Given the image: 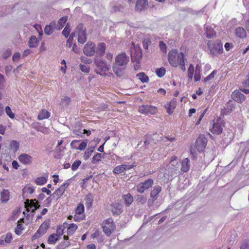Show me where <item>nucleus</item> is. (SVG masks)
Here are the masks:
<instances>
[{
  "mask_svg": "<svg viewBox=\"0 0 249 249\" xmlns=\"http://www.w3.org/2000/svg\"><path fill=\"white\" fill-rule=\"evenodd\" d=\"M187 59L184 53H178L177 49H173L170 50L168 53V61L170 65L173 67H179L183 71H186L185 62Z\"/></svg>",
  "mask_w": 249,
  "mask_h": 249,
  "instance_id": "obj_1",
  "label": "nucleus"
},
{
  "mask_svg": "<svg viewBox=\"0 0 249 249\" xmlns=\"http://www.w3.org/2000/svg\"><path fill=\"white\" fill-rule=\"evenodd\" d=\"M129 61V57L125 53H122L116 56L112 69L118 76L120 77L124 74L125 66Z\"/></svg>",
  "mask_w": 249,
  "mask_h": 249,
  "instance_id": "obj_2",
  "label": "nucleus"
},
{
  "mask_svg": "<svg viewBox=\"0 0 249 249\" xmlns=\"http://www.w3.org/2000/svg\"><path fill=\"white\" fill-rule=\"evenodd\" d=\"M94 63L96 65L95 71L97 73L101 75H105L110 68V65H108L104 61L99 58L95 59Z\"/></svg>",
  "mask_w": 249,
  "mask_h": 249,
  "instance_id": "obj_3",
  "label": "nucleus"
},
{
  "mask_svg": "<svg viewBox=\"0 0 249 249\" xmlns=\"http://www.w3.org/2000/svg\"><path fill=\"white\" fill-rule=\"evenodd\" d=\"M102 228L104 232L108 236L114 231L116 226L112 218H109L103 222Z\"/></svg>",
  "mask_w": 249,
  "mask_h": 249,
  "instance_id": "obj_4",
  "label": "nucleus"
},
{
  "mask_svg": "<svg viewBox=\"0 0 249 249\" xmlns=\"http://www.w3.org/2000/svg\"><path fill=\"white\" fill-rule=\"evenodd\" d=\"M207 45L211 53L213 55L221 54L223 52V44L221 40H216L214 43L212 41H209Z\"/></svg>",
  "mask_w": 249,
  "mask_h": 249,
  "instance_id": "obj_5",
  "label": "nucleus"
},
{
  "mask_svg": "<svg viewBox=\"0 0 249 249\" xmlns=\"http://www.w3.org/2000/svg\"><path fill=\"white\" fill-rule=\"evenodd\" d=\"M73 33L75 35H77V41L79 43L83 44L86 42L87 41L86 28H84L83 24L78 25Z\"/></svg>",
  "mask_w": 249,
  "mask_h": 249,
  "instance_id": "obj_6",
  "label": "nucleus"
},
{
  "mask_svg": "<svg viewBox=\"0 0 249 249\" xmlns=\"http://www.w3.org/2000/svg\"><path fill=\"white\" fill-rule=\"evenodd\" d=\"M224 123L220 118L213 120L210 130L213 134L219 135L222 133Z\"/></svg>",
  "mask_w": 249,
  "mask_h": 249,
  "instance_id": "obj_7",
  "label": "nucleus"
},
{
  "mask_svg": "<svg viewBox=\"0 0 249 249\" xmlns=\"http://www.w3.org/2000/svg\"><path fill=\"white\" fill-rule=\"evenodd\" d=\"M139 112L145 115H154L157 113L158 108L156 107L150 105H142L139 107Z\"/></svg>",
  "mask_w": 249,
  "mask_h": 249,
  "instance_id": "obj_8",
  "label": "nucleus"
},
{
  "mask_svg": "<svg viewBox=\"0 0 249 249\" xmlns=\"http://www.w3.org/2000/svg\"><path fill=\"white\" fill-rule=\"evenodd\" d=\"M154 184V180L151 178H148L143 182L138 183L136 186L138 192L142 194L150 188Z\"/></svg>",
  "mask_w": 249,
  "mask_h": 249,
  "instance_id": "obj_9",
  "label": "nucleus"
},
{
  "mask_svg": "<svg viewBox=\"0 0 249 249\" xmlns=\"http://www.w3.org/2000/svg\"><path fill=\"white\" fill-rule=\"evenodd\" d=\"M207 143V139L203 135H200L196 139L195 146L197 150L201 153L203 152Z\"/></svg>",
  "mask_w": 249,
  "mask_h": 249,
  "instance_id": "obj_10",
  "label": "nucleus"
},
{
  "mask_svg": "<svg viewBox=\"0 0 249 249\" xmlns=\"http://www.w3.org/2000/svg\"><path fill=\"white\" fill-rule=\"evenodd\" d=\"M95 45L91 41H88L83 48V53L87 56H93L95 53Z\"/></svg>",
  "mask_w": 249,
  "mask_h": 249,
  "instance_id": "obj_11",
  "label": "nucleus"
},
{
  "mask_svg": "<svg viewBox=\"0 0 249 249\" xmlns=\"http://www.w3.org/2000/svg\"><path fill=\"white\" fill-rule=\"evenodd\" d=\"M25 207L28 212H34L39 207L38 202L36 200H27L25 202Z\"/></svg>",
  "mask_w": 249,
  "mask_h": 249,
  "instance_id": "obj_12",
  "label": "nucleus"
},
{
  "mask_svg": "<svg viewBox=\"0 0 249 249\" xmlns=\"http://www.w3.org/2000/svg\"><path fill=\"white\" fill-rule=\"evenodd\" d=\"M69 185V183H63L53 193L52 195L53 197L56 199H58L59 198H60L63 195L66 190V189L68 187Z\"/></svg>",
  "mask_w": 249,
  "mask_h": 249,
  "instance_id": "obj_13",
  "label": "nucleus"
},
{
  "mask_svg": "<svg viewBox=\"0 0 249 249\" xmlns=\"http://www.w3.org/2000/svg\"><path fill=\"white\" fill-rule=\"evenodd\" d=\"M18 160L24 165H30L32 163L33 157L29 154L23 153L18 157Z\"/></svg>",
  "mask_w": 249,
  "mask_h": 249,
  "instance_id": "obj_14",
  "label": "nucleus"
},
{
  "mask_svg": "<svg viewBox=\"0 0 249 249\" xmlns=\"http://www.w3.org/2000/svg\"><path fill=\"white\" fill-rule=\"evenodd\" d=\"M231 96L232 99L238 103H243L246 99L245 95L238 90L233 91Z\"/></svg>",
  "mask_w": 249,
  "mask_h": 249,
  "instance_id": "obj_15",
  "label": "nucleus"
},
{
  "mask_svg": "<svg viewBox=\"0 0 249 249\" xmlns=\"http://www.w3.org/2000/svg\"><path fill=\"white\" fill-rule=\"evenodd\" d=\"M161 191V187L160 186H155L150 192V199L152 201L157 200L159 196L160 193Z\"/></svg>",
  "mask_w": 249,
  "mask_h": 249,
  "instance_id": "obj_16",
  "label": "nucleus"
},
{
  "mask_svg": "<svg viewBox=\"0 0 249 249\" xmlns=\"http://www.w3.org/2000/svg\"><path fill=\"white\" fill-rule=\"evenodd\" d=\"M111 211L113 215H118L123 212L122 204L116 203L111 205Z\"/></svg>",
  "mask_w": 249,
  "mask_h": 249,
  "instance_id": "obj_17",
  "label": "nucleus"
},
{
  "mask_svg": "<svg viewBox=\"0 0 249 249\" xmlns=\"http://www.w3.org/2000/svg\"><path fill=\"white\" fill-rule=\"evenodd\" d=\"M148 6L147 0H137L136 2L135 9L141 11L144 10Z\"/></svg>",
  "mask_w": 249,
  "mask_h": 249,
  "instance_id": "obj_18",
  "label": "nucleus"
},
{
  "mask_svg": "<svg viewBox=\"0 0 249 249\" xmlns=\"http://www.w3.org/2000/svg\"><path fill=\"white\" fill-rule=\"evenodd\" d=\"M169 163L171 165V169L174 171H177L178 166L179 163L178 161V157L176 156H173L170 158Z\"/></svg>",
  "mask_w": 249,
  "mask_h": 249,
  "instance_id": "obj_19",
  "label": "nucleus"
},
{
  "mask_svg": "<svg viewBox=\"0 0 249 249\" xmlns=\"http://www.w3.org/2000/svg\"><path fill=\"white\" fill-rule=\"evenodd\" d=\"M181 171L182 173L187 172L190 168V160L188 158L184 159L181 163Z\"/></svg>",
  "mask_w": 249,
  "mask_h": 249,
  "instance_id": "obj_20",
  "label": "nucleus"
},
{
  "mask_svg": "<svg viewBox=\"0 0 249 249\" xmlns=\"http://www.w3.org/2000/svg\"><path fill=\"white\" fill-rule=\"evenodd\" d=\"M13 239L12 234L11 233H7L6 235H2L0 238V245H2L5 243H11Z\"/></svg>",
  "mask_w": 249,
  "mask_h": 249,
  "instance_id": "obj_21",
  "label": "nucleus"
},
{
  "mask_svg": "<svg viewBox=\"0 0 249 249\" xmlns=\"http://www.w3.org/2000/svg\"><path fill=\"white\" fill-rule=\"evenodd\" d=\"M176 103L174 101H171L167 103L165 105V108L166 109L167 112L171 115L173 113L174 109L176 107Z\"/></svg>",
  "mask_w": 249,
  "mask_h": 249,
  "instance_id": "obj_22",
  "label": "nucleus"
},
{
  "mask_svg": "<svg viewBox=\"0 0 249 249\" xmlns=\"http://www.w3.org/2000/svg\"><path fill=\"white\" fill-rule=\"evenodd\" d=\"M51 113L45 109H41L37 116L38 120H42L48 119L50 117Z\"/></svg>",
  "mask_w": 249,
  "mask_h": 249,
  "instance_id": "obj_23",
  "label": "nucleus"
},
{
  "mask_svg": "<svg viewBox=\"0 0 249 249\" xmlns=\"http://www.w3.org/2000/svg\"><path fill=\"white\" fill-rule=\"evenodd\" d=\"M235 34L237 37L240 38H245L247 36L246 30L241 27L236 28Z\"/></svg>",
  "mask_w": 249,
  "mask_h": 249,
  "instance_id": "obj_24",
  "label": "nucleus"
},
{
  "mask_svg": "<svg viewBox=\"0 0 249 249\" xmlns=\"http://www.w3.org/2000/svg\"><path fill=\"white\" fill-rule=\"evenodd\" d=\"M77 226L74 223L68 224L67 226V234L68 235H72L77 229Z\"/></svg>",
  "mask_w": 249,
  "mask_h": 249,
  "instance_id": "obj_25",
  "label": "nucleus"
},
{
  "mask_svg": "<svg viewBox=\"0 0 249 249\" xmlns=\"http://www.w3.org/2000/svg\"><path fill=\"white\" fill-rule=\"evenodd\" d=\"M68 225V223L67 222H64L61 225H58L56 228V233L58 234L59 236L62 235L64 231L67 228V226Z\"/></svg>",
  "mask_w": 249,
  "mask_h": 249,
  "instance_id": "obj_26",
  "label": "nucleus"
},
{
  "mask_svg": "<svg viewBox=\"0 0 249 249\" xmlns=\"http://www.w3.org/2000/svg\"><path fill=\"white\" fill-rule=\"evenodd\" d=\"M0 200L2 202H7L9 199L10 192L8 190L4 189L0 193Z\"/></svg>",
  "mask_w": 249,
  "mask_h": 249,
  "instance_id": "obj_27",
  "label": "nucleus"
},
{
  "mask_svg": "<svg viewBox=\"0 0 249 249\" xmlns=\"http://www.w3.org/2000/svg\"><path fill=\"white\" fill-rule=\"evenodd\" d=\"M55 26V22H52L50 23L49 25H47L45 26L44 29V32L45 34L47 35H51L53 31V28Z\"/></svg>",
  "mask_w": 249,
  "mask_h": 249,
  "instance_id": "obj_28",
  "label": "nucleus"
},
{
  "mask_svg": "<svg viewBox=\"0 0 249 249\" xmlns=\"http://www.w3.org/2000/svg\"><path fill=\"white\" fill-rule=\"evenodd\" d=\"M106 44L103 43H100L97 46L96 53L100 56H103L105 53Z\"/></svg>",
  "mask_w": 249,
  "mask_h": 249,
  "instance_id": "obj_29",
  "label": "nucleus"
},
{
  "mask_svg": "<svg viewBox=\"0 0 249 249\" xmlns=\"http://www.w3.org/2000/svg\"><path fill=\"white\" fill-rule=\"evenodd\" d=\"M86 206L87 208H90L93 201V196L91 194H88L85 198Z\"/></svg>",
  "mask_w": 249,
  "mask_h": 249,
  "instance_id": "obj_30",
  "label": "nucleus"
},
{
  "mask_svg": "<svg viewBox=\"0 0 249 249\" xmlns=\"http://www.w3.org/2000/svg\"><path fill=\"white\" fill-rule=\"evenodd\" d=\"M137 77L143 83H148L149 81L148 76L143 72H141L137 74Z\"/></svg>",
  "mask_w": 249,
  "mask_h": 249,
  "instance_id": "obj_31",
  "label": "nucleus"
},
{
  "mask_svg": "<svg viewBox=\"0 0 249 249\" xmlns=\"http://www.w3.org/2000/svg\"><path fill=\"white\" fill-rule=\"evenodd\" d=\"M206 35L207 38H212L216 36V32L213 28L207 27L206 28Z\"/></svg>",
  "mask_w": 249,
  "mask_h": 249,
  "instance_id": "obj_32",
  "label": "nucleus"
},
{
  "mask_svg": "<svg viewBox=\"0 0 249 249\" xmlns=\"http://www.w3.org/2000/svg\"><path fill=\"white\" fill-rule=\"evenodd\" d=\"M123 198L127 206L131 205L133 202V197L130 193L123 196Z\"/></svg>",
  "mask_w": 249,
  "mask_h": 249,
  "instance_id": "obj_33",
  "label": "nucleus"
},
{
  "mask_svg": "<svg viewBox=\"0 0 249 249\" xmlns=\"http://www.w3.org/2000/svg\"><path fill=\"white\" fill-rule=\"evenodd\" d=\"M59 237L60 236L57 233L51 234L48 239V243L50 244H55L58 240Z\"/></svg>",
  "mask_w": 249,
  "mask_h": 249,
  "instance_id": "obj_34",
  "label": "nucleus"
},
{
  "mask_svg": "<svg viewBox=\"0 0 249 249\" xmlns=\"http://www.w3.org/2000/svg\"><path fill=\"white\" fill-rule=\"evenodd\" d=\"M194 67L193 64H190L187 71V77L189 82L192 81L194 73Z\"/></svg>",
  "mask_w": 249,
  "mask_h": 249,
  "instance_id": "obj_35",
  "label": "nucleus"
},
{
  "mask_svg": "<svg viewBox=\"0 0 249 249\" xmlns=\"http://www.w3.org/2000/svg\"><path fill=\"white\" fill-rule=\"evenodd\" d=\"M68 20V17L65 16L60 18L58 21L57 29L59 30L61 29L65 25Z\"/></svg>",
  "mask_w": 249,
  "mask_h": 249,
  "instance_id": "obj_36",
  "label": "nucleus"
},
{
  "mask_svg": "<svg viewBox=\"0 0 249 249\" xmlns=\"http://www.w3.org/2000/svg\"><path fill=\"white\" fill-rule=\"evenodd\" d=\"M75 36V33H72L66 41V46L67 48H71L74 44L73 38Z\"/></svg>",
  "mask_w": 249,
  "mask_h": 249,
  "instance_id": "obj_37",
  "label": "nucleus"
},
{
  "mask_svg": "<svg viewBox=\"0 0 249 249\" xmlns=\"http://www.w3.org/2000/svg\"><path fill=\"white\" fill-rule=\"evenodd\" d=\"M30 47H36L38 45L37 38L36 36H32L28 42Z\"/></svg>",
  "mask_w": 249,
  "mask_h": 249,
  "instance_id": "obj_38",
  "label": "nucleus"
},
{
  "mask_svg": "<svg viewBox=\"0 0 249 249\" xmlns=\"http://www.w3.org/2000/svg\"><path fill=\"white\" fill-rule=\"evenodd\" d=\"M49 227V224L47 222H43L39 227L38 231L42 234H45Z\"/></svg>",
  "mask_w": 249,
  "mask_h": 249,
  "instance_id": "obj_39",
  "label": "nucleus"
},
{
  "mask_svg": "<svg viewBox=\"0 0 249 249\" xmlns=\"http://www.w3.org/2000/svg\"><path fill=\"white\" fill-rule=\"evenodd\" d=\"M124 164L118 165L114 168L113 173L114 174H121L124 171Z\"/></svg>",
  "mask_w": 249,
  "mask_h": 249,
  "instance_id": "obj_40",
  "label": "nucleus"
},
{
  "mask_svg": "<svg viewBox=\"0 0 249 249\" xmlns=\"http://www.w3.org/2000/svg\"><path fill=\"white\" fill-rule=\"evenodd\" d=\"M166 73L165 69L162 67L160 68H158L156 70V73L157 75L159 77H163Z\"/></svg>",
  "mask_w": 249,
  "mask_h": 249,
  "instance_id": "obj_41",
  "label": "nucleus"
},
{
  "mask_svg": "<svg viewBox=\"0 0 249 249\" xmlns=\"http://www.w3.org/2000/svg\"><path fill=\"white\" fill-rule=\"evenodd\" d=\"M84 212V206L82 203H79L77 206L75 212L76 214H81Z\"/></svg>",
  "mask_w": 249,
  "mask_h": 249,
  "instance_id": "obj_42",
  "label": "nucleus"
},
{
  "mask_svg": "<svg viewBox=\"0 0 249 249\" xmlns=\"http://www.w3.org/2000/svg\"><path fill=\"white\" fill-rule=\"evenodd\" d=\"M47 181V178L44 177H40L37 178L35 182L36 184L38 185H42L46 183Z\"/></svg>",
  "mask_w": 249,
  "mask_h": 249,
  "instance_id": "obj_43",
  "label": "nucleus"
},
{
  "mask_svg": "<svg viewBox=\"0 0 249 249\" xmlns=\"http://www.w3.org/2000/svg\"><path fill=\"white\" fill-rule=\"evenodd\" d=\"M23 230H24V227H23V224L19 223V221H18L17 228L15 230V233L18 235H19L21 234L22 231Z\"/></svg>",
  "mask_w": 249,
  "mask_h": 249,
  "instance_id": "obj_44",
  "label": "nucleus"
},
{
  "mask_svg": "<svg viewBox=\"0 0 249 249\" xmlns=\"http://www.w3.org/2000/svg\"><path fill=\"white\" fill-rule=\"evenodd\" d=\"M71 31V29L70 26L69 25V24H67L62 32V34L65 36L66 38H68V37L69 36H70L71 35H70Z\"/></svg>",
  "mask_w": 249,
  "mask_h": 249,
  "instance_id": "obj_45",
  "label": "nucleus"
},
{
  "mask_svg": "<svg viewBox=\"0 0 249 249\" xmlns=\"http://www.w3.org/2000/svg\"><path fill=\"white\" fill-rule=\"evenodd\" d=\"M9 147L11 149L16 151L19 148V143L16 141H12L9 145Z\"/></svg>",
  "mask_w": 249,
  "mask_h": 249,
  "instance_id": "obj_46",
  "label": "nucleus"
},
{
  "mask_svg": "<svg viewBox=\"0 0 249 249\" xmlns=\"http://www.w3.org/2000/svg\"><path fill=\"white\" fill-rule=\"evenodd\" d=\"M217 73V71L216 70H213L209 75L206 76L204 78V81L207 82L209 81H210L211 80L213 79L214 78L215 75Z\"/></svg>",
  "mask_w": 249,
  "mask_h": 249,
  "instance_id": "obj_47",
  "label": "nucleus"
},
{
  "mask_svg": "<svg viewBox=\"0 0 249 249\" xmlns=\"http://www.w3.org/2000/svg\"><path fill=\"white\" fill-rule=\"evenodd\" d=\"M79 68L82 72H84L87 73H88L89 72L90 68L88 65L80 64L79 65Z\"/></svg>",
  "mask_w": 249,
  "mask_h": 249,
  "instance_id": "obj_48",
  "label": "nucleus"
},
{
  "mask_svg": "<svg viewBox=\"0 0 249 249\" xmlns=\"http://www.w3.org/2000/svg\"><path fill=\"white\" fill-rule=\"evenodd\" d=\"M5 112L6 114L11 118L14 119L15 118V114L12 111L11 108L9 106L5 107Z\"/></svg>",
  "mask_w": 249,
  "mask_h": 249,
  "instance_id": "obj_49",
  "label": "nucleus"
},
{
  "mask_svg": "<svg viewBox=\"0 0 249 249\" xmlns=\"http://www.w3.org/2000/svg\"><path fill=\"white\" fill-rule=\"evenodd\" d=\"M102 158V156L100 153H96L93 157L92 160V162L95 163L97 162H99L101 160Z\"/></svg>",
  "mask_w": 249,
  "mask_h": 249,
  "instance_id": "obj_50",
  "label": "nucleus"
},
{
  "mask_svg": "<svg viewBox=\"0 0 249 249\" xmlns=\"http://www.w3.org/2000/svg\"><path fill=\"white\" fill-rule=\"evenodd\" d=\"M100 233V230L98 228H94L92 231L91 236L93 239L96 238L99 236Z\"/></svg>",
  "mask_w": 249,
  "mask_h": 249,
  "instance_id": "obj_51",
  "label": "nucleus"
},
{
  "mask_svg": "<svg viewBox=\"0 0 249 249\" xmlns=\"http://www.w3.org/2000/svg\"><path fill=\"white\" fill-rule=\"evenodd\" d=\"M159 47L160 50L163 52L166 53L167 51V47L166 44L162 41L159 42Z\"/></svg>",
  "mask_w": 249,
  "mask_h": 249,
  "instance_id": "obj_52",
  "label": "nucleus"
},
{
  "mask_svg": "<svg viewBox=\"0 0 249 249\" xmlns=\"http://www.w3.org/2000/svg\"><path fill=\"white\" fill-rule=\"evenodd\" d=\"M81 162L80 160H75L71 166V169L73 171L76 170L81 164Z\"/></svg>",
  "mask_w": 249,
  "mask_h": 249,
  "instance_id": "obj_53",
  "label": "nucleus"
},
{
  "mask_svg": "<svg viewBox=\"0 0 249 249\" xmlns=\"http://www.w3.org/2000/svg\"><path fill=\"white\" fill-rule=\"evenodd\" d=\"M150 44H151V41L149 39H145L142 41L143 48L145 50H147L148 49V46Z\"/></svg>",
  "mask_w": 249,
  "mask_h": 249,
  "instance_id": "obj_54",
  "label": "nucleus"
},
{
  "mask_svg": "<svg viewBox=\"0 0 249 249\" xmlns=\"http://www.w3.org/2000/svg\"><path fill=\"white\" fill-rule=\"evenodd\" d=\"M93 152V150L88 149L86 150L84 154V159L86 160H88L91 156L92 153Z\"/></svg>",
  "mask_w": 249,
  "mask_h": 249,
  "instance_id": "obj_55",
  "label": "nucleus"
},
{
  "mask_svg": "<svg viewBox=\"0 0 249 249\" xmlns=\"http://www.w3.org/2000/svg\"><path fill=\"white\" fill-rule=\"evenodd\" d=\"M78 215L79 214H75L74 215L73 219L75 221L79 222L85 219V216L84 214L82 215V216H79Z\"/></svg>",
  "mask_w": 249,
  "mask_h": 249,
  "instance_id": "obj_56",
  "label": "nucleus"
},
{
  "mask_svg": "<svg viewBox=\"0 0 249 249\" xmlns=\"http://www.w3.org/2000/svg\"><path fill=\"white\" fill-rule=\"evenodd\" d=\"M136 200L138 202L144 204L146 202V199L143 196L139 195L138 196Z\"/></svg>",
  "mask_w": 249,
  "mask_h": 249,
  "instance_id": "obj_57",
  "label": "nucleus"
},
{
  "mask_svg": "<svg viewBox=\"0 0 249 249\" xmlns=\"http://www.w3.org/2000/svg\"><path fill=\"white\" fill-rule=\"evenodd\" d=\"M87 145V142L85 141H83L82 142H81L79 146L77 147V150H79L81 151L83 150L86 148Z\"/></svg>",
  "mask_w": 249,
  "mask_h": 249,
  "instance_id": "obj_58",
  "label": "nucleus"
},
{
  "mask_svg": "<svg viewBox=\"0 0 249 249\" xmlns=\"http://www.w3.org/2000/svg\"><path fill=\"white\" fill-rule=\"evenodd\" d=\"M71 48V51L75 53H78L80 52V49L79 47H78L77 45H76V43L74 42L73 45L72 46Z\"/></svg>",
  "mask_w": 249,
  "mask_h": 249,
  "instance_id": "obj_59",
  "label": "nucleus"
},
{
  "mask_svg": "<svg viewBox=\"0 0 249 249\" xmlns=\"http://www.w3.org/2000/svg\"><path fill=\"white\" fill-rule=\"evenodd\" d=\"M136 166V162H133L132 164H124V169L125 170H129Z\"/></svg>",
  "mask_w": 249,
  "mask_h": 249,
  "instance_id": "obj_60",
  "label": "nucleus"
},
{
  "mask_svg": "<svg viewBox=\"0 0 249 249\" xmlns=\"http://www.w3.org/2000/svg\"><path fill=\"white\" fill-rule=\"evenodd\" d=\"M80 59H81V62L86 64H90L92 62V61L90 59L88 58L85 56L81 57Z\"/></svg>",
  "mask_w": 249,
  "mask_h": 249,
  "instance_id": "obj_61",
  "label": "nucleus"
},
{
  "mask_svg": "<svg viewBox=\"0 0 249 249\" xmlns=\"http://www.w3.org/2000/svg\"><path fill=\"white\" fill-rule=\"evenodd\" d=\"M80 141V140H73L71 143V148L77 149V147L76 146V144H77V143L79 142Z\"/></svg>",
  "mask_w": 249,
  "mask_h": 249,
  "instance_id": "obj_62",
  "label": "nucleus"
},
{
  "mask_svg": "<svg viewBox=\"0 0 249 249\" xmlns=\"http://www.w3.org/2000/svg\"><path fill=\"white\" fill-rule=\"evenodd\" d=\"M20 57V54L19 53H15L13 55V60L15 62L18 61Z\"/></svg>",
  "mask_w": 249,
  "mask_h": 249,
  "instance_id": "obj_63",
  "label": "nucleus"
},
{
  "mask_svg": "<svg viewBox=\"0 0 249 249\" xmlns=\"http://www.w3.org/2000/svg\"><path fill=\"white\" fill-rule=\"evenodd\" d=\"M240 249H249V243L244 242L241 245Z\"/></svg>",
  "mask_w": 249,
  "mask_h": 249,
  "instance_id": "obj_64",
  "label": "nucleus"
}]
</instances>
